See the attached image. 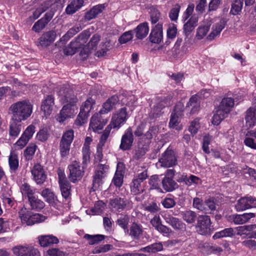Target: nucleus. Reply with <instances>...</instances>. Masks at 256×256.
Instances as JSON below:
<instances>
[{
	"mask_svg": "<svg viewBox=\"0 0 256 256\" xmlns=\"http://www.w3.org/2000/svg\"><path fill=\"white\" fill-rule=\"evenodd\" d=\"M165 220L174 229L183 230L184 228L185 224L176 218L168 216L166 217Z\"/></svg>",
	"mask_w": 256,
	"mask_h": 256,
	"instance_id": "c9c22d12",
	"label": "nucleus"
},
{
	"mask_svg": "<svg viewBox=\"0 0 256 256\" xmlns=\"http://www.w3.org/2000/svg\"><path fill=\"white\" fill-rule=\"evenodd\" d=\"M100 46V49L97 51L96 54L98 57L106 55L108 51L110 50L111 46L110 42L108 40H106L104 43H102Z\"/></svg>",
	"mask_w": 256,
	"mask_h": 256,
	"instance_id": "052dcab7",
	"label": "nucleus"
},
{
	"mask_svg": "<svg viewBox=\"0 0 256 256\" xmlns=\"http://www.w3.org/2000/svg\"><path fill=\"white\" fill-rule=\"evenodd\" d=\"M159 162L162 166L166 168L171 167L176 165V159L174 152L171 150H167L160 158Z\"/></svg>",
	"mask_w": 256,
	"mask_h": 256,
	"instance_id": "1a4fd4ad",
	"label": "nucleus"
},
{
	"mask_svg": "<svg viewBox=\"0 0 256 256\" xmlns=\"http://www.w3.org/2000/svg\"><path fill=\"white\" fill-rule=\"evenodd\" d=\"M39 244L41 246L46 247L53 244H57L59 242L58 239L53 235L40 236L38 237Z\"/></svg>",
	"mask_w": 256,
	"mask_h": 256,
	"instance_id": "412c9836",
	"label": "nucleus"
},
{
	"mask_svg": "<svg viewBox=\"0 0 256 256\" xmlns=\"http://www.w3.org/2000/svg\"><path fill=\"white\" fill-rule=\"evenodd\" d=\"M174 176L173 170H167L165 178L162 181L164 188L168 192L172 191L176 188V183L172 180Z\"/></svg>",
	"mask_w": 256,
	"mask_h": 256,
	"instance_id": "2eb2a0df",
	"label": "nucleus"
},
{
	"mask_svg": "<svg viewBox=\"0 0 256 256\" xmlns=\"http://www.w3.org/2000/svg\"><path fill=\"white\" fill-rule=\"evenodd\" d=\"M110 205L112 210L120 212L126 207V203L121 198H116L110 200Z\"/></svg>",
	"mask_w": 256,
	"mask_h": 256,
	"instance_id": "7c9ffc66",
	"label": "nucleus"
},
{
	"mask_svg": "<svg viewBox=\"0 0 256 256\" xmlns=\"http://www.w3.org/2000/svg\"><path fill=\"white\" fill-rule=\"evenodd\" d=\"M142 233V226L136 224L134 223L130 228V234L134 238L140 237Z\"/></svg>",
	"mask_w": 256,
	"mask_h": 256,
	"instance_id": "13d9d810",
	"label": "nucleus"
},
{
	"mask_svg": "<svg viewBox=\"0 0 256 256\" xmlns=\"http://www.w3.org/2000/svg\"><path fill=\"white\" fill-rule=\"evenodd\" d=\"M104 9V6L102 4H98L93 6L89 11L85 14L84 18L86 20H90L94 18Z\"/></svg>",
	"mask_w": 256,
	"mask_h": 256,
	"instance_id": "bb28decb",
	"label": "nucleus"
},
{
	"mask_svg": "<svg viewBox=\"0 0 256 256\" xmlns=\"http://www.w3.org/2000/svg\"><path fill=\"white\" fill-rule=\"evenodd\" d=\"M90 35V32L89 30H84L76 38L75 40L73 42L78 46L79 48H81L86 43Z\"/></svg>",
	"mask_w": 256,
	"mask_h": 256,
	"instance_id": "c85d7f7f",
	"label": "nucleus"
},
{
	"mask_svg": "<svg viewBox=\"0 0 256 256\" xmlns=\"http://www.w3.org/2000/svg\"><path fill=\"white\" fill-rule=\"evenodd\" d=\"M188 106L191 107V112L194 114L200 108V104L197 97H190Z\"/></svg>",
	"mask_w": 256,
	"mask_h": 256,
	"instance_id": "bf43d9fd",
	"label": "nucleus"
},
{
	"mask_svg": "<svg viewBox=\"0 0 256 256\" xmlns=\"http://www.w3.org/2000/svg\"><path fill=\"white\" fill-rule=\"evenodd\" d=\"M184 220L188 224L194 222L196 218V214L192 210H187L181 214Z\"/></svg>",
	"mask_w": 256,
	"mask_h": 256,
	"instance_id": "864d4df0",
	"label": "nucleus"
},
{
	"mask_svg": "<svg viewBox=\"0 0 256 256\" xmlns=\"http://www.w3.org/2000/svg\"><path fill=\"white\" fill-rule=\"evenodd\" d=\"M82 30L80 24H76L70 28L68 32L60 38V42L66 43L71 38Z\"/></svg>",
	"mask_w": 256,
	"mask_h": 256,
	"instance_id": "f704fd0d",
	"label": "nucleus"
},
{
	"mask_svg": "<svg viewBox=\"0 0 256 256\" xmlns=\"http://www.w3.org/2000/svg\"><path fill=\"white\" fill-rule=\"evenodd\" d=\"M224 116V110L223 109L222 106H220V107L216 109V113L214 114L212 118V123L214 125L218 126L222 122Z\"/></svg>",
	"mask_w": 256,
	"mask_h": 256,
	"instance_id": "58836bf2",
	"label": "nucleus"
},
{
	"mask_svg": "<svg viewBox=\"0 0 256 256\" xmlns=\"http://www.w3.org/2000/svg\"><path fill=\"white\" fill-rule=\"evenodd\" d=\"M100 34H96L92 36L90 42L86 46L88 49V52H90L91 50L96 48L98 43L100 41Z\"/></svg>",
	"mask_w": 256,
	"mask_h": 256,
	"instance_id": "de8ad7c7",
	"label": "nucleus"
},
{
	"mask_svg": "<svg viewBox=\"0 0 256 256\" xmlns=\"http://www.w3.org/2000/svg\"><path fill=\"white\" fill-rule=\"evenodd\" d=\"M254 229H256L255 224L239 226L235 228V232L243 238H256V232L253 230Z\"/></svg>",
	"mask_w": 256,
	"mask_h": 256,
	"instance_id": "6e6552de",
	"label": "nucleus"
},
{
	"mask_svg": "<svg viewBox=\"0 0 256 256\" xmlns=\"http://www.w3.org/2000/svg\"><path fill=\"white\" fill-rule=\"evenodd\" d=\"M162 24L158 22L152 29L150 35V41L154 44H158L162 39Z\"/></svg>",
	"mask_w": 256,
	"mask_h": 256,
	"instance_id": "dca6fc26",
	"label": "nucleus"
},
{
	"mask_svg": "<svg viewBox=\"0 0 256 256\" xmlns=\"http://www.w3.org/2000/svg\"><path fill=\"white\" fill-rule=\"evenodd\" d=\"M84 0H72L66 8L68 14H72L78 10L83 5Z\"/></svg>",
	"mask_w": 256,
	"mask_h": 256,
	"instance_id": "cd10ccee",
	"label": "nucleus"
},
{
	"mask_svg": "<svg viewBox=\"0 0 256 256\" xmlns=\"http://www.w3.org/2000/svg\"><path fill=\"white\" fill-rule=\"evenodd\" d=\"M133 141L132 130L131 128H128L122 137L120 148L123 150H130L132 145Z\"/></svg>",
	"mask_w": 256,
	"mask_h": 256,
	"instance_id": "9b49d317",
	"label": "nucleus"
},
{
	"mask_svg": "<svg viewBox=\"0 0 256 256\" xmlns=\"http://www.w3.org/2000/svg\"><path fill=\"white\" fill-rule=\"evenodd\" d=\"M104 208V204L102 201H98L95 204L92 208L90 210H86V212L88 214H100L103 212Z\"/></svg>",
	"mask_w": 256,
	"mask_h": 256,
	"instance_id": "ea45409f",
	"label": "nucleus"
},
{
	"mask_svg": "<svg viewBox=\"0 0 256 256\" xmlns=\"http://www.w3.org/2000/svg\"><path fill=\"white\" fill-rule=\"evenodd\" d=\"M78 49H80L78 46L73 42H72L64 50V54L66 55H73L77 51Z\"/></svg>",
	"mask_w": 256,
	"mask_h": 256,
	"instance_id": "e2e57ef3",
	"label": "nucleus"
},
{
	"mask_svg": "<svg viewBox=\"0 0 256 256\" xmlns=\"http://www.w3.org/2000/svg\"><path fill=\"white\" fill-rule=\"evenodd\" d=\"M107 122L106 120H102L100 114H96L91 118L89 128L94 132H98V130H102Z\"/></svg>",
	"mask_w": 256,
	"mask_h": 256,
	"instance_id": "4468645a",
	"label": "nucleus"
},
{
	"mask_svg": "<svg viewBox=\"0 0 256 256\" xmlns=\"http://www.w3.org/2000/svg\"><path fill=\"white\" fill-rule=\"evenodd\" d=\"M198 17L194 15L184 25V32L186 36H188L194 30V28L198 25Z\"/></svg>",
	"mask_w": 256,
	"mask_h": 256,
	"instance_id": "a878e982",
	"label": "nucleus"
},
{
	"mask_svg": "<svg viewBox=\"0 0 256 256\" xmlns=\"http://www.w3.org/2000/svg\"><path fill=\"white\" fill-rule=\"evenodd\" d=\"M196 232L201 235H210L213 231L210 218L208 216H200L196 226Z\"/></svg>",
	"mask_w": 256,
	"mask_h": 256,
	"instance_id": "20e7f679",
	"label": "nucleus"
},
{
	"mask_svg": "<svg viewBox=\"0 0 256 256\" xmlns=\"http://www.w3.org/2000/svg\"><path fill=\"white\" fill-rule=\"evenodd\" d=\"M88 116L86 113L80 110V112L75 120V124L78 126H81L87 122V118Z\"/></svg>",
	"mask_w": 256,
	"mask_h": 256,
	"instance_id": "69168bd1",
	"label": "nucleus"
},
{
	"mask_svg": "<svg viewBox=\"0 0 256 256\" xmlns=\"http://www.w3.org/2000/svg\"><path fill=\"white\" fill-rule=\"evenodd\" d=\"M200 119L196 118L190 123L188 130L192 136L195 135L201 128Z\"/></svg>",
	"mask_w": 256,
	"mask_h": 256,
	"instance_id": "09e8293b",
	"label": "nucleus"
},
{
	"mask_svg": "<svg viewBox=\"0 0 256 256\" xmlns=\"http://www.w3.org/2000/svg\"><path fill=\"white\" fill-rule=\"evenodd\" d=\"M36 146L34 144H30L24 152V156L26 160H30L32 159L36 149Z\"/></svg>",
	"mask_w": 256,
	"mask_h": 256,
	"instance_id": "a18cd8bd",
	"label": "nucleus"
},
{
	"mask_svg": "<svg viewBox=\"0 0 256 256\" xmlns=\"http://www.w3.org/2000/svg\"><path fill=\"white\" fill-rule=\"evenodd\" d=\"M9 165L12 170H15L18 166V154L16 152L11 150L9 156Z\"/></svg>",
	"mask_w": 256,
	"mask_h": 256,
	"instance_id": "37998d69",
	"label": "nucleus"
},
{
	"mask_svg": "<svg viewBox=\"0 0 256 256\" xmlns=\"http://www.w3.org/2000/svg\"><path fill=\"white\" fill-rule=\"evenodd\" d=\"M22 121H18V120L12 119L10 126V134L12 136L16 137L20 134L22 130Z\"/></svg>",
	"mask_w": 256,
	"mask_h": 256,
	"instance_id": "473e14b6",
	"label": "nucleus"
},
{
	"mask_svg": "<svg viewBox=\"0 0 256 256\" xmlns=\"http://www.w3.org/2000/svg\"><path fill=\"white\" fill-rule=\"evenodd\" d=\"M68 169L69 178L72 182H75L82 178L84 170L79 162L76 160L72 162L68 166Z\"/></svg>",
	"mask_w": 256,
	"mask_h": 256,
	"instance_id": "39448f33",
	"label": "nucleus"
},
{
	"mask_svg": "<svg viewBox=\"0 0 256 256\" xmlns=\"http://www.w3.org/2000/svg\"><path fill=\"white\" fill-rule=\"evenodd\" d=\"M19 218L22 223L27 226H32L36 223L42 222L46 219V216L40 214H34L26 208H22L20 210Z\"/></svg>",
	"mask_w": 256,
	"mask_h": 256,
	"instance_id": "f03ea898",
	"label": "nucleus"
},
{
	"mask_svg": "<svg viewBox=\"0 0 256 256\" xmlns=\"http://www.w3.org/2000/svg\"><path fill=\"white\" fill-rule=\"evenodd\" d=\"M30 206L32 210H39L42 209L44 207V203L38 197L33 196L28 199Z\"/></svg>",
	"mask_w": 256,
	"mask_h": 256,
	"instance_id": "e433bc0d",
	"label": "nucleus"
},
{
	"mask_svg": "<svg viewBox=\"0 0 256 256\" xmlns=\"http://www.w3.org/2000/svg\"><path fill=\"white\" fill-rule=\"evenodd\" d=\"M128 118L126 108H122L114 114L110 124L114 128L118 129L125 123Z\"/></svg>",
	"mask_w": 256,
	"mask_h": 256,
	"instance_id": "423d86ee",
	"label": "nucleus"
},
{
	"mask_svg": "<svg viewBox=\"0 0 256 256\" xmlns=\"http://www.w3.org/2000/svg\"><path fill=\"white\" fill-rule=\"evenodd\" d=\"M163 250V246L162 243H154L140 249L141 251L155 253L162 251Z\"/></svg>",
	"mask_w": 256,
	"mask_h": 256,
	"instance_id": "79ce46f5",
	"label": "nucleus"
},
{
	"mask_svg": "<svg viewBox=\"0 0 256 256\" xmlns=\"http://www.w3.org/2000/svg\"><path fill=\"white\" fill-rule=\"evenodd\" d=\"M54 4L52 0H48L42 3L38 8L34 12L33 15L35 19L38 18L42 14L46 11Z\"/></svg>",
	"mask_w": 256,
	"mask_h": 256,
	"instance_id": "72a5a7b5",
	"label": "nucleus"
},
{
	"mask_svg": "<svg viewBox=\"0 0 256 256\" xmlns=\"http://www.w3.org/2000/svg\"><path fill=\"white\" fill-rule=\"evenodd\" d=\"M32 178L37 184H42L46 179L47 176L43 166L39 164H35L31 169Z\"/></svg>",
	"mask_w": 256,
	"mask_h": 256,
	"instance_id": "0eeeda50",
	"label": "nucleus"
},
{
	"mask_svg": "<svg viewBox=\"0 0 256 256\" xmlns=\"http://www.w3.org/2000/svg\"><path fill=\"white\" fill-rule=\"evenodd\" d=\"M244 143L247 146L256 150V131L248 132L246 136Z\"/></svg>",
	"mask_w": 256,
	"mask_h": 256,
	"instance_id": "c756f323",
	"label": "nucleus"
},
{
	"mask_svg": "<svg viewBox=\"0 0 256 256\" xmlns=\"http://www.w3.org/2000/svg\"><path fill=\"white\" fill-rule=\"evenodd\" d=\"M56 37V33L54 30H49L44 32L38 38V46L46 48L52 44Z\"/></svg>",
	"mask_w": 256,
	"mask_h": 256,
	"instance_id": "ddd939ff",
	"label": "nucleus"
},
{
	"mask_svg": "<svg viewBox=\"0 0 256 256\" xmlns=\"http://www.w3.org/2000/svg\"><path fill=\"white\" fill-rule=\"evenodd\" d=\"M74 138V132L72 130L66 131L62 135L60 141L71 144Z\"/></svg>",
	"mask_w": 256,
	"mask_h": 256,
	"instance_id": "338daca9",
	"label": "nucleus"
},
{
	"mask_svg": "<svg viewBox=\"0 0 256 256\" xmlns=\"http://www.w3.org/2000/svg\"><path fill=\"white\" fill-rule=\"evenodd\" d=\"M10 110L14 120L18 121L25 120L31 116L33 106L30 101L23 100L12 104Z\"/></svg>",
	"mask_w": 256,
	"mask_h": 256,
	"instance_id": "f257e3e1",
	"label": "nucleus"
},
{
	"mask_svg": "<svg viewBox=\"0 0 256 256\" xmlns=\"http://www.w3.org/2000/svg\"><path fill=\"white\" fill-rule=\"evenodd\" d=\"M20 191L23 196H26L28 199L32 196L35 192V190L26 183L23 184L20 186Z\"/></svg>",
	"mask_w": 256,
	"mask_h": 256,
	"instance_id": "8fccbe9b",
	"label": "nucleus"
},
{
	"mask_svg": "<svg viewBox=\"0 0 256 256\" xmlns=\"http://www.w3.org/2000/svg\"><path fill=\"white\" fill-rule=\"evenodd\" d=\"M70 144L63 141L60 142V151L62 156L66 157L69 154Z\"/></svg>",
	"mask_w": 256,
	"mask_h": 256,
	"instance_id": "680f3d73",
	"label": "nucleus"
},
{
	"mask_svg": "<svg viewBox=\"0 0 256 256\" xmlns=\"http://www.w3.org/2000/svg\"><path fill=\"white\" fill-rule=\"evenodd\" d=\"M243 2L244 0H234L232 4L230 10V12L232 14H238L241 12L243 6Z\"/></svg>",
	"mask_w": 256,
	"mask_h": 256,
	"instance_id": "5fc2aeb1",
	"label": "nucleus"
},
{
	"mask_svg": "<svg viewBox=\"0 0 256 256\" xmlns=\"http://www.w3.org/2000/svg\"><path fill=\"white\" fill-rule=\"evenodd\" d=\"M95 103V100L92 98H88L82 105L80 110L88 114Z\"/></svg>",
	"mask_w": 256,
	"mask_h": 256,
	"instance_id": "c03bdc74",
	"label": "nucleus"
},
{
	"mask_svg": "<svg viewBox=\"0 0 256 256\" xmlns=\"http://www.w3.org/2000/svg\"><path fill=\"white\" fill-rule=\"evenodd\" d=\"M62 108H65L66 114L69 118H72L78 112V108L73 102L68 104L64 106Z\"/></svg>",
	"mask_w": 256,
	"mask_h": 256,
	"instance_id": "49530a36",
	"label": "nucleus"
},
{
	"mask_svg": "<svg viewBox=\"0 0 256 256\" xmlns=\"http://www.w3.org/2000/svg\"><path fill=\"white\" fill-rule=\"evenodd\" d=\"M150 19L152 24L160 22L161 14L160 11L155 8H152L150 12Z\"/></svg>",
	"mask_w": 256,
	"mask_h": 256,
	"instance_id": "603ef678",
	"label": "nucleus"
},
{
	"mask_svg": "<svg viewBox=\"0 0 256 256\" xmlns=\"http://www.w3.org/2000/svg\"><path fill=\"white\" fill-rule=\"evenodd\" d=\"M64 252L56 248H50L44 254V256H64Z\"/></svg>",
	"mask_w": 256,
	"mask_h": 256,
	"instance_id": "774afa93",
	"label": "nucleus"
},
{
	"mask_svg": "<svg viewBox=\"0 0 256 256\" xmlns=\"http://www.w3.org/2000/svg\"><path fill=\"white\" fill-rule=\"evenodd\" d=\"M180 10V6L178 4H174L170 9L168 16L172 21L176 22L178 20L179 12Z\"/></svg>",
	"mask_w": 256,
	"mask_h": 256,
	"instance_id": "6e6d98bb",
	"label": "nucleus"
},
{
	"mask_svg": "<svg viewBox=\"0 0 256 256\" xmlns=\"http://www.w3.org/2000/svg\"><path fill=\"white\" fill-rule=\"evenodd\" d=\"M60 186L62 196L67 199L69 198L70 194V184L68 182H65L60 184Z\"/></svg>",
	"mask_w": 256,
	"mask_h": 256,
	"instance_id": "4d7b16f0",
	"label": "nucleus"
},
{
	"mask_svg": "<svg viewBox=\"0 0 256 256\" xmlns=\"http://www.w3.org/2000/svg\"><path fill=\"white\" fill-rule=\"evenodd\" d=\"M146 138L148 139L147 142L143 144L141 142H140L138 144L137 148L136 149L134 154V158L138 160L142 158L145 154L148 148V144L149 142V140L152 137L151 133L148 132L146 134Z\"/></svg>",
	"mask_w": 256,
	"mask_h": 256,
	"instance_id": "a211bd4d",
	"label": "nucleus"
},
{
	"mask_svg": "<svg viewBox=\"0 0 256 256\" xmlns=\"http://www.w3.org/2000/svg\"><path fill=\"white\" fill-rule=\"evenodd\" d=\"M54 104V100L52 97H46L42 102L41 111L44 117L48 118L52 113Z\"/></svg>",
	"mask_w": 256,
	"mask_h": 256,
	"instance_id": "6ab92c4d",
	"label": "nucleus"
},
{
	"mask_svg": "<svg viewBox=\"0 0 256 256\" xmlns=\"http://www.w3.org/2000/svg\"><path fill=\"white\" fill-rule=\"evenodd\" d=\"M84 237L89 240L88 243L90 244H94L98 243L104 240V236L102 234H97L94 236L86 234Z\"/></svg>",
	"mask_w": 256,
	"mask_h": 256,
	"instance_id": "0e129e2a",
	"label": "nucleus"
},
{
	"mask_svg": "<svg viewBox=\"0 0 256 256\" xmlns=\"http://www.w3.org/2000/svg\"><path fill=\"white\" fill-rule=\"evenodd\" d=\"M256 216V214L252 212L244 213L242 214H234L226 218L228 220L233 222L236 224H242Z\"/></svg>",
	"mask_w": 256,
	"mask_h": 256,
	"instance_id": "f8f14e48",
	"label": "nucleus"
},
{
	"mask_svg": "<svg viewBox=\"0 0 256 256\" xmlns=\"http://www.w3.org/2000/svg\"><path fill=\"white\" fill-rule=\"evenodd\" d=\"M29 246L28 244L17 245L12 248V251L15 256H25Z\"/></svg>",
	"mask_w": 256,
	"mask_h": 256,
	"instance_id": "a19ab883",
	"label": "nucleus"
},
{
	"mask_svg": "<svg viewBox=\"0 0 256 256\" xmlns=\"http://www.w3.org/2000/svg\"><path fill=\"white\" fill-rule=\"evenodd\" d=\"M41 195L51 206L56 207L59 202L54 193L49 188H45L41 192Z\"/></svg>",
	"mask_w": 256,
	"mask_h": 256,
	"instance_id": "aec40b11",
	"label": "nucleus"
},
{
	"mask_svg": "<svg viewBox=\"0 0 256 256\" xmlns=\"http://www.w3.org/2000/svg\"><path fill=\"white\" fill-rule=\"evenodd\" d=\"M130 191L134 194H138L144 191L143 182L134 178L130 184Z\"/></svg>",
	"mask_w": 256,
	"mask_h": 256,
	"instance_id": "4c0bfd02",
	"label": "nucleus"
},
{
	"mask_svg": "<svg viewBox=\"0 0 256 256\" xmlns=\"http://www.w3.org/2000/svg\"><path fill=\"white\" fill-rule=\"evenodd\" d=\"M109 167L106 164H99L95 172L93 178L92 189L96 190L100 188L106 177Z\"/></svg>",
	"mask_w": 256,
	"mask_h": 256,
	"instance_id": "7ed1b4c3",
	"label": "nucleus"
},
{
	"mask_svg": "<svg viewBox=\"0 0 256 256\" xmlns=\"http://www.w3.org/2000/svg\"><path fill=\"white\" fill-rule=\"evenodd\" d=\"M118 97H110L104 104L102 108L100 110V114L108 112L118 104Z\"/></svg>",
	"mask_w": 256,
	"mask_h": 256,
	"instance_id": "2f4dec72",
	"label": "nucleus"
},
{
	"mask_svg": "<svg viewBox=\"0 0 256 256\" xmlns=\"http://www.w3.org/2000/svg\"><path fill=\"white\" fill-rule=\"evenodd\" d=\"M123 168L124 166L122 163L118 164L117 169L112 180L113 184L116 187H120L123 183V175L124 174Z\"/></svg>",
	"mask_w": 256,
	"mask_h": 256,
	"instance_id": "b1692460",
	"label": "nucleus"
},
{
	"mask_svg": "<svg viewBox=\"0 0 256 256\" xmlns=\"http://www.w3.org/2000/svg\"><path fill=\"white\" fill-rule=\"evenodd\" d=\"M246 126L251 128L256 124V108H250L246 111L245 117Z\"/></svg>",
	"mask_w": 256,
	"mask_h": 256,
	"instance_id": "5701e85b",
	"label": "nucleus"
},
{
	"mask_svg": "<svg viewBox=\"0 0 256 256\" xmlns=\"http://www.w3.org/2000/svg\"><path fill=\"white\" fill-rule=\"evenodd\" d=\"M28 139L21 136L18 141L13 145L12 150L16 152V150L22 149L28 144Z\"/></svg>",
	"mask_w": 256,
	"mask_h": 256,
	"instance_id": "3c124183",
	"label": "nucleus"
},
{
	"mask_svg": "<svg viewBox=\"0 0 256 256\" xmlns=\"http://www.w3.org/2000/svg\"><path fill=\"white\" fill-rule=\"evenodd\" d=\"M180 112L177 111V106H176L174 112L172 114L169 122V126L171 128H174L178 131L182 128V126L180 124Z\"/></svg>",
	"mask_w": 256,
	"mask_h": 256,
	"instance_id": "4be33fe9",
	"label": "nucleus"
},
{
	"mask_svg": "<svg viewBox=\"0 0 256 256\" xmlns=\"http://www.w3.org/2000/svg\"><path fill=\"white\" fill-rule=\"evenodd\" d=\"M237 211H242L250 208H256V198L246 196L240 198L235 206Z\"/></svg>",
	"mask_w": 256,
	"mask_h": 256,
	"instance_id": "9d476101",
	"label": "nucleus"
},
{
	"mask_svg": "<svg viewBox=\"0 0 256 256\" xmlns=\"http://www.w3.org/2000/svg\"><path fill=\"white\" fill-rule=\"evenodd\" d=\"M53 14L51 12H46L44 16L38 20L33 26L32 30L36 32H40L42 30L53 17Z\"/></svg>",
	"mask_w": 256,
	"mask_h": 256,
	"instance_id": "f3484780",
	"label": "nucleus"
},
{
	"mask_svg": "<svg viewBox=\"0 0 256 256\" xmlns=\"http://www.w3.org/2000/svg\"><path fill=\"white\" fill-rule=\"evenodd\" d=\"M138 39L142 40L146 37L149 32L148 23L144 22L138 25L134 30Z\"/></svg>",
	"mask_w": 256,
	"mask_h": 256,
	"instance_id": "393cba45",
	"label": "nucleus"
}]
</instances>
